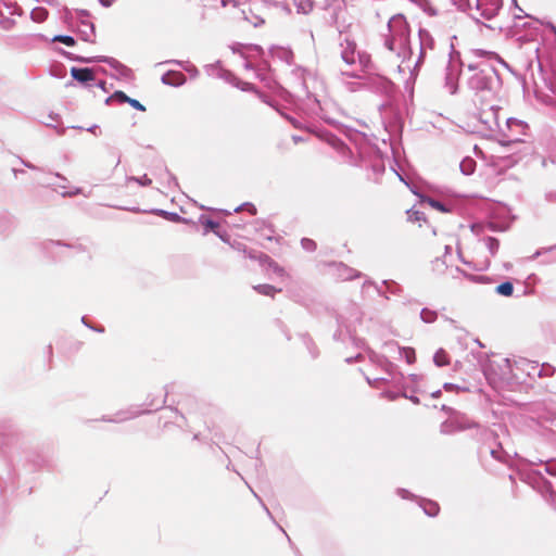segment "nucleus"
<instances>
[{
	"label": "nucleus",
	"instance_id": "obj_34",
	"mask_svg": "<svg viewBox=\"0 0 556 556\" xmlns=\"http://www.w3.org/2000/svg\"><path fill=\"white\" fill-rule=\"evenodd\" d=\"M308 105H309V113L320 116L321 118H325L324 115H321V108L319 104V101L314 97L307 98Z\"/></svg>",
	"mask_w": 556,
	"mask_h": 556
},
{
	"label": "nucleus",
	"instance_id": "obj_49",
	"mask_svg": "<svg viewBox=\"0 0 556 556\" xmlns=\"http://www.w3.org/2000/svg\"><path fill=\"white\" fill-rule=\"evenodd\" d=\"M491 455L493 458L500 460V462H505V456L507 455L502 446L500 445L497 448H492L491 450Z\"/></svg>",
	"mask_w": 556,
	"mask_h": 556
},
{
	"label": "nucleus",
	"instance_id": "obj_27",
	"mask_svg": "<svg viewBox=\"0 0 556 556\" xmlns=\"http://www.w3.org/2000/svg\"><path fill=\"white\" fill-rule=\"evenodd\" d=\"M199 222L205 227V232L208 231L215 232L219 228V224L204 215L200 216Z\"/></svg>",
	"mask_w": 556,
	"mask_h": 556
},
{
	"label": "nucleus",
	"instance_id": "obj_44",
	"mask_svg": "<svg viewBox=\"0 0 556 556\" xmlns=\"http://www.w3.org/2000/svg\"><path fill=\"white\" fill-rule=\"evenodd\" d=\"M223 67L220 66V62L217 61L214 64H207L205 65L204 70L208 76L217 77V74H219V70Z\"/></svg>",
	"mask_w": 556,
	"mask_h": 556
},
{
	"label": "nucleus",
	"instance_id": "obj_7",
	"mask_svg": "<svg viewBox=\"0 0 556 556\" xmlns=\"http://www.w3.org/2000/svg\"><path fill=\"white\" fill-rule=\"evenodd\" d=\"M419 39V52L417 60L414 65H410L412 77H416L418 70L427 60H434L437 55L443 50L445 52V48H442L439 42L433 38L431 33L428 29L420 28L418 31Z\"/></svg>",
	"mask_w": 556,
	"mask_h": 556
},
{
	"label": "nucleus",
	"instance_id": "obj_56",
	"mask_svg": "<svg viewBox=\"0 0 556 556\" xmlns=\"http://www.w3.org/2000/svg\"><path fill=\"white\" fill-rule=\"evenodd\" d=\"M127 103H129L134 109H136L138 111H141V112L146 111V108L136 99L129 98Z\"/></svg>",
	"mask_w": 556,
	"mask_h": 556
},
{
	"label": "nucleus",
	"instance_id": "obj_41",
	"mask_svg": "<svg viewBox=\"0 0 556 556\" xmlns=\"http://www.w3.org/2000/svg\"><path fill=\"white\" fill-rule=\"evenodd\" d=\"M130 181H135L142 187H147L152 184V180L147 175H143L141 177H135V176L126 177V182H130Z\"/></svg>",
	"mask_w": 556,
	"mask_h": 556
},
{
	"label": "nucleus",
	"instance_id": "obj_47",
	"mask_svg": "<svg viewBox=\"0 0 556 556\" xmlns=\"http://www.w3.org/2000/svg\"><path fill=\"white\" fill-rule=\"evenodd\" d=\"M301 245L307 252H314L316 250V248H317L316 242L314 240H312V239H308V238H303L301 240Z\"/></svg>",
	"mask_w": 556,
	"mask_h": 556
},
{
	"label": "nucleus",
	"instance_id": "obj_14",
	"mask_svg": "<svg viewBox=\"0 0 556 556\" xmlns=\"http://www.w3.org/2000/svg\"><path fill=\"white\" fill-rule=\"evenodd\" d=\"M162 83L165 85L179 87L186 83V77L180 72L169 71L162 76Z\"/></svg>",
	"mask_w": 556,
	"mask_h": 556
},
{
	"label": "nucleus",
	"instance_id": "obj_26",
	"mask_svg": "<svg viewBox=\"0 0 556 556\" xmlns=\"http://www.w3.org/2000/svg\"><path fill=\"white\" fill-rule=\"evenodd\" d=\"M167 63H175V64H177L178 66L182 67L187 73H189L192 77H198L199 76L198 68L193 64H191L190 62L172 60V61H167Z\"/></svg>",
	"mask_w": 556,
	"mask_h": 556
},
{
	"label": "nucleus",
	"instance_id": "obj_3",
	"mask_svg": "<svg viewBox=\"0 0 556 556\" xmlns=\"http://www.w3.org/2000/svg\"><path fill=\"white\" fill-rule=\"evenodd\" d=\"M340 58L339 72L343 78L364 79L372 70L371 56L358 48L356 41L349 36H341L338 45Z\"/></svg>",
	"mask_w": 556,
	"mask_h": 556
},
{
	"label": "nucleus",
	"instance_id": "obj_28",
	"mask_svg": "<svg viewBox=\"0 0 556 556\" xmlns=\"http://www.w3.org/2000/svg\"><path fill=\"white\" fill-rule=\"evenodd\" d=\"M421 202H427L431 207L440 211V212H450L451 208L448 206H446L444 203L438 201V200H434L432 198H429V197H422L421 198Z\"/></svg>",
	"mask_w": 556,
	"mask_h": 556
},
{
	"label": "nucleus",
	"instance_id": "obj_42",
	"mask_svg": "<svg viewBox=\"0 0 556 556\" xmlns=\"http://www.w3.org/2000/svg\"><path fill=\"white\" fill-rule=\"evenodd\" d=\"M421 8L430 16L439 15V10L429 0H424Z\"/></svg>",
	"mask_w": 556,
	"mask_h": 556
},
{
	"label": "nucleus",
	"instance_id": "obj_5",
	"mask_svg": "<svg viewBox=\"0 0 556 556\" xmlns=\"http://www.w3.org/2000/svg\"><path fill=\"white\" fill-rule=\"evenodd\" d=\"M538 363L520 358L511 362L509 358H501L500 362L492 361L484 368V375L491 382H505L519 381L522 379L521 375L517 372L518 369L527 370L528 375L532 372L529 369H536Z\"/></svg>",
	"mask_w": 556,
	"mask_h": 556
},
{
	"label": "nucleus",
	"instance_id": "obj_16",
	"mask_svg": "<svg viewBox=\"0 0 556 556\" xmlns=\"http://www.w3.org/2000/svg\"><path fill=\"white\" fill-rule=\"evenodd\" d=\"M79 34L84 41L93 42L94 25L91 22H81Z\"/></svg>",
	"mask_w": 556,
	"mask_h": 556
},
{
	"label": "nucleus",
	"instance_id": "obj_23",
	"mask_svg": "<svg viewBox=\"0 0 556 556\" xmlns=\"http://www.w3.org/2000/svg\"><path fill=\"white\" fill-rule=\"evenodd\" d=\"M535 479L539 480V486H538V490L539 492L544 496L546 497L547 495L549 496H553L554 494V491H553V488H552V484L549 481L545 480L541 473H538V476L535 477Z\"/></svg>",
	"mask_w": 556,
	"mask_h": 556
},
{
	"label": "nucleus",
	"instance_id": "obj_64",
	"mask_svg": "<svg viewBox=\"0 0 556 556\" xmlns=\"http://www.w3.org/2000/svg\"><path fill=\"white\" fill-rule=\"evenodd\" d=\"M245 47L240 45V43H236L233 46H231V50L233 51V53H240L243 55V52L242 50L244 49Z\"/></svg>",
	"mask_w": 556,
	"mask_h": 556
},
{
	"label": "nucleus",
	"instance_id": "obj_1",
	"mask_svg": "<svg viewBox=\"0 0 556 556\" xmlns=\"http://www.w3.org/2000/svg\"><path fill=\"white\" fill-rule=\"evenodd\" d=\"M497 64L506 65L500 55L483 49H469L462 56L450 46L448 62L445 68V88L451 94L458 90L462 78L466 88L472 92V102L496 98L501 87Z\"/></svg>",
	"mask_w": 556,
	"mask_h": 556
},
{
	"label": "nucleus",
	"instance_id": "obj_59",
	"mask_svg": "<svg viewBox=\"0 0 556 556\" xmlns=\"http://www.w3.org/2000/svg\"><path fill=\"white\" fill-rule=\"evenodd\" d=\"M403 389H405V388L403 387ZM401 395H402L403 397H405V399H408V400H409V401H412L414 404H419V399H418L417 396L413 395V394H408V393L406 392V390H404V391L401 393Z\"/></svg>",
	"mask_w": 556,
	"mask_h": 556
},
{
	"label": "nucleus",
	"instance_id": "obj_21",
	"mask_svg": "<svg viewBox=\"0 0 556 556\" xmlns=\"http://www.w3.org/2000/svg\"><path fill=\"white\" fill-rule=\"evenodd\" d=\"M267 70L269 71V65L265 62L256 70V77L261 81L265 83L266 86L271 87V83H274V79L269 72H267Z\"/></svg>",
	"mask_w": 556,
	"mask_h": 556
},
{
	"label": "nucleus",
	"instance_id": "obj_53",
	"mask_svg": "<svg viewBox=\"0 0 556 556\" xmlns=\"http://www.w3.org/2000/svg\"><path fill=\"white\" fill-rule=\"evenodd\" d=\"M383 285H386L388 290L393 294L397 293L401 289L400 286L394 281L384 280Z\"/></svg>",
	"mask_w": 556,
	"mask_h": 556
},
{
	"label": "nucleus",
	"instance_id": "obj_33",
	"mask_svg": "<svg viewBox=\"0 0 556 556\" xmlns=\"http://www.w3.org/2000/svg\"><path fill=\"white\" fill-rule=\"evenodd\" d=\"M496 292L504 296H510L514 292V286L509 281H505L496 287Z\"/></svg>",
	"mask_w": 556,
	"mask_h": 556
},
{
	"label": "nucleus",
	"instance_id": "obj_39",
	"mask_svg": "<svg viewBox=\"0 0 556 556\" xmlns=\"http://www.w3.org/2000/svg\"><path fill=\"white\" fill-rule=\"evenodd\" d=\"M217 77L224 79L225 81L231 85H235L238 80V78L230 71L225 68L219 70V74H217Z\"/></svg>",
	"mask_w": 556,
	"mask_h": 556
},
{
	"label": "nucleus",
	"instance_id": "obj_48",
	"mask_svg": "<svg viewBox=\"0 0 556 556\" xmlns=\"http://www.w3.org/2000/svg\"><path fill=\"white\" fill-rule=\"evenodd\" d=\"M15 26V21L10 17L0 18V28L3 30H11Z\"/></svg>",
	"mask_w": 556,
	"mask_h": 556
},
{
	"label": "nucleus",
	"instance_id": "obj_10",
	"mask_svg": "<svg viewBox=\"0 0 556 556\" xmlns=\"http://www.w3.org/2000/svg\"><path fill=\"white\" fill-rule=\"evenodd\" d=\"M475 13H471L475 18H493L502 7V0H475Z\"/></svg>",
	"mask_w": 556,
	"mask_h": 556
},
{
	"label": "nucleus",
	"instance_id": "obj_22",
	"mask_svg": "<svg viewBox=\"0 0 556 556\" xmlns=\"http://www.w3.org/2000/svg\"><path fill=\"white\" fill-rule=\"evenodd\" d=\"M340 77H341L342 84L351 92H355V91L361 90L362 88L365 87V83L362 81L363 79L346 78V77L343 78L341 75H340Z\"/></svg>",
	"mask_w": 556,
	"mask_h": 556
},
{
	"label": "nucleus",
	"instance_id": "obj_4",
	"mask_svg": "<svg viewBox=\"0 0 556 556\" xmlns=\"http://www.w3.org/2000/svg\"><path fill=\"white\" fill-rule=\"evenodd\" d=\"M350 144H346L341 139L337 138L333 135H329L327 137V141L330 146H332L339 153L345 155L349 154L351 157L352 164H363L367 161H371L375 159L372 163V167L375 170L382 169V166L377 163V154L378 151L372 147L366 136L359 131H349L346 134ZM380 163V160H378Z\"/></svg>",
	"mask_w": 556,
	"mask_h": 556
},
{
	"label": "nucleus",
	"instance_id": "obj_12",
	"mask_svg": "<svg viewBox=\"0 0 556 556\" xmlns=\"http://www.w3.org/2000/svg\"><path fill=\"white\" fill-rule=\"evenodd\" d=\"M71 75L75 80L85 85H89L91 81L94 80V74L91 68L73 67L71 70Z\"/></svg>",
	"mask_w": 556,
	"mask_h": 556
},
{
	"label": "nucleus",
	"instance_id": "obj_63",
	"mask_svg": "<svg viewBox=\"0 0 556 556\" xmlns=\"http://www.w3.org/2000/svg\"><path fill=\"white\" fill-rule=\"evenodd\" d=\"M231 248L240 251V252H247V247L243 244V243H240V242H236V243H232L231 244Z\"/></svg>",
	"mask_w": 556,
	"mask_h": 556
},
{
	"label": "nucleus",
	"instance_id": "obj_8",
	"mask_svg": "<svg viewBox=\"0 0 556 556\" xmlns=\"http://www.w3.org/2000/svg\"><path fill=\"white\" fill-rule=\"evenodd\" d=\"M362 312L356 305H352L349 312L346 314L340 315L339 317V327L340 329L334 333V338L337 340H344L343 338V330L345 329L346 334L350 337L351 340L356 342V345L358 348L364 346V342L362 340H357L354 337V333L356 331V326L361 324L362 321Z\"/></svg>",
	"mask_w": 556,
	"mask_h": 556
},
{
	"label": "nucleus",
	"instance_id": "obj_30",
	"mask_svg": "<svg viewBox=\"0 0 556 556\" xmlns=\"http://www.w3.org/2000/svg\"><path fill=\"white\" fill-rule=\"evenodd\" d=\"M420 318L426 324H432L438 318V313L429 308H422L420 312Z\"/></svg>",
	"mask_w": 556,
	"mask_h": 556
},
{
	"label": "nucleus",
	"instance_id": "obj_51",
	"mask_svg": "<svg viewBox=\"0 0 556 556\" xmlns=\"http://www.w3.org/2000/svg\"><path fill=\"white\" fill-rule=\"evenodd\" d=\"M156 213L162 215V216L167 217L169 220H173V222H179V220L182 219L177 213H168V212L163 211V210H157Z\"/></svg>",
	"mask_w": 556,
	"mask_h": 556
},
{
	"label": "nucleus",
	"instance_id": "obj_15",
	"mask_svg": "<svg viewBox=\"0 0 556 556\" xmlns=\"http://www.w3.org/2000/svg\"><path fill=\"white\" fill-rule=\"evenodd\" d=\"M243 254L252 260H258L262 264H267L269 267H271L275 271H282V269L278 266L277 263H275L268 255L261 253L258 256L256 255L255 251L248 250L247 252H243Z\"/></svg>",
	"mask_w": 556,
	"mask_h": 556
},
{
	"label": "nucleus",
	"instance_id": "obj_55",
	"mask_svg": "<svg viewBox=\"0 0 556 556\" xmlns=\"http://www.w3.org/2000/svg\"><path fill=\"white\" fill-rule=\"evenodd\" d=\"M369 286L375 287V288H376V290H377V292H378L381 296H384L386 299H388V296L384 294V292H382V291L380 290V288H379L375 282H372L371 280H365V282L363 283V291H365V290H366V288H367V287H369Z\"/></svg>",
	"mask_w": 556,
	"mask_h": 556
},
{
	"label": "nucleus",
	"instance_id": "obj_31",
	"mask_svg": "<svg viewBox=\"0 0 556 556\" xmlns=\"http://www.w3.org/2000/svg\"><path fill=\"white\" fill-rule=\"evenodd\" d=\"M433 362L437 366L442 367L448 364V355L442 349L435 352L433 356Z\"/></svg>",
	"mask_w": 556,
	"mask_h": 556
},
{
	"label": "nucleus",
	"instance_id": "obj_43",
	"mask_svg": "<svg viewBox=\"0 0 556 556\" xmlns=\"http://www.w3.org/2000/svg\"><path fill=\"white\" fill-rule=\"evenodd\" d=\"M407 218L409 222H424L426 220V216L422 212L417 210L407 211Z\"/></svg>",
	"mask_w": 556,
	"mask_h": 556
},
{
	"label": "nucleus",
	"instance_id": "obj_40",
	"mask_svg": "<svg viewBox=\"0 0 556 556\" xmlns=\"http://www.w3.org/2000/svg\"><path fill=\"white\" fill-rule=\"evenodd\" d=\"M401 356L405 358L408 364H413L416 359L415 351L412 348H399Z\"/></svg>",
	"mask_w": 556,
	"mask_h": 556
},
{
	"label": "nucleus",
	"instance_id": "obj_37",
	"mask_svg": "<svg viewBox=\"0 0 556 556\" xmlns=\"http://www.w3.org/2000/svg\"><path fill=\"white\" fill-rule=\"evenodd\" d=\"M48 17V11L43 8H35L33 11H31V18L35 21V22H43L46 21V18Z\"/></svg>",
	"mask_w": 556,
	"mask_h": 556
},
{
	"label": "nucleus",
	"instance_id": "obj_52",
	"mask_svg": "<svg viewBox=\"0 0 556 556\" xmlns=\"http://www.w3.org/2000/svg\"><path fill=\"white\" fill-rule=\"evenodd\" d=\"M545 471L551 476H556V459L545 463Z\"/></svg>",
	"mask_w": 556,
	"mask_h": 556
},
{
	"label": "nucleus",
	"instance_id": "obj_36",
	"mask_svg": "<svg viewBox=\"0 0 556 556\" xmlns=\"http://www.w3.org/2000/svg\"><path fill=\"white\" fill-rule=\"evenodd\" d=\"M254 290L267 296H274V294L277 292L276 288L271 285H258L254 287Z\"/></svg>",
	"mask_w": 556,
	"mask_h": 556
},
{
	"label": "nucleus",
	"instance_id": "obj_20",
	"mask_svg": "<svg viewBox=\"0 0 556 556\" xmlns=\"http://www.w3.org/2000/svg\"><path fill=\"white\" fill-rule=\"evenodd\" d=\"M506 127L510 132L516 131L517 135H522V134H525V130L527 129L528 126L522 121H519L516 118H507Z\"/></svg>",
	"mask_w": 556,
	"mask_h": 556
},
{
	"label": "nucleus",
	"instance_id": "obj_6",
	"mask_svg": "<svg viewBox=\"0 0 556 556\" xmlns=\"http://www.w3.org/2000/svg\"><path fill=\"white\" fill-rule=\"evenodd\" d=\"M496 98L491 100H479L477 104L476 118L479 123L478 130L484 136L495 137L503 135L508 142H518L521 139L516 135H506L500 126L498 111L501 108L495 103Z\"/></svg>",
	"mask_w": 556,
	"mask_h": 556
},
{
	"label": "nucleus",
	"instance_id": "obj_19",
	"mask_svg": "<svg viewBox=\"0 0 556 556\" xmlns=\"http://www.w3.org/2000/svg\"><path fill=\"white\" fill-rule=\"evenodd\" d=\"M338 276L342 280H351V279L357 278V277H361V273L353 268H350L343 264H339L338 265Z\"/></svg>",
	"mask_w": 556,
	"mask_h": 556
},
{
	"label": "nucleus",
	"instance_id": "obj_24",
	"mask_svg": "<svg viewBox=\"0 0 556 556\" xmlns=\"http://www.w3.org/2000/svg\"><path fill=\"white\" fill-rule=\"evenodd\" d=\"M532 375L530 377H533V376H539V377H551L554 375L555 372V368L548 364H543L542 366H540L538 364V368L536 369H529Z\"/></svg>",
	"mask_w": 556,
	"mask_h": 556
},
{
	"label": "nucleus",
	"instance_id": "obj_13",
	"mask_svg": "<svg viewBox=\"0 0 556 556\" xmlns=\"http://www.w3.org/2000/svg\"><path fill=\"white\" fill-rule=\"evenodd\" d=\"M451 418L453 419V422L458 431H464L477 427V424L464 414L455 412L452 414Z\"/></svg>",
	"mask_w": 556,
	"mask_h": 556
},
{
	"label": "nucleus",
	"instance_id": "obj_46",
	"mask_svg": "<svg viewBox=\"0 0 556 556\" xmlns=\"http://www.w3.org/2000/svg\"><path fill=\"white\" fill-rule=\"evenodd\" d=\"M129 99L123 91H115L111 97L106 99V103H110L113 100H117L119 103H125Z\"/></svg>",
	"mask_w": 556,
	"mask_h": 556
},
{
	"label": "nucleus",
	"instance_id": "obj_32",
	"mask_svg": "<svg viewBox=\"0 0 556 556\" xmlns=\"http://www.w3.org/2000/svg\"><path fill=\"white\" fill-rule=\"evenodd\" d=\"M440 431L443 434H453L455 432H459L456 429V426L454 425L453 419L451 417L447 420H445L444 422H442V425L440 427Z\"/></svg>",
	"mask_w": 556,
	"mask_h": 556
},
{
	"label": "nucleus",
	"instance_id": "obj_17",
	"mask_svg": "<svg viewBox=\"0 0 556 556\" xmlns=\"http://www.w3.org/2000/svg\"><path fill=\"white\" fill-rule=\"evenodd\" d=\"M290 72V78L292 79L294 85L303 86L304 85V76L306 71L301 66H288Z\"/></svg>",
	"mask_w": 556,
	"mask_h": 556
},
{
	"label": "nucleus",
	"instance_id": "obj_35",
	"mask_svg": "<svg viewBox=\"0 0 556 556\" xmlns=\"http://www.w3.org/2000/svg\"><path fill=\"white\" fill-rule=\"evenodd\" d=\"M204 7L216 8L217 3H220L222 7H227L228 4L237 5L235 0H200Z\"/></svg>",
	"mask_w": 556,
	"mask_h": 556
},
{
	"label": "nucleus",
	"instance_id": "obj_25",
	"mask_svg": "<svg viewBox=\"0 0 556 556\" xmlns=\"http://www.w3.org/2000/svg\"><path fill=\"white\" fill-rule=\"evenodd\" d=\"M459 168L464 175H471L476 169V162L471 157H465L460 162Z\"/></svg>",
	"mask_w": 556,
	"mask_h": 556
},
{
	"label": "nucleus",
	"instance_id": "obj_18",
	"mask_svg": "<svg viewBox=\"0 0 556 556\" xmlns=\"http://www.w3.org/2000/svg\"><path fill=\"white\" fill-rule=\"evenodd\" d=\"M419 506L424 509L425 514L430 517H435L440 510L438 503L430 500H420Z\"/></svg>",
	"mask_w": 556,
	"mask_h": 556
},
{
	"label": "nucleus",
	"instance_id": "obj_2",
	"mask_svg": "<svg viewBox=\"0 0 556 556\" xmlns=\"http://www.w3.org/2000/svg\"><path fill=\"white\" fill-rule=\"evenodd\" d=\"M383 46L392 54L401 60L397 65L399 72L410 71V58L413 51L410 48V28L402 14L393 15L387 25V33L383 34Z\"/></svg>",
	"mask_w": 556,
	"mask_h": 556
},
{
	"label": "nucleus",
	"instance_id": "obj_50",
	"mask_svg": "<svg viewBox=\"0 0 556 556\" xmlns=\"http://www.w3.org/2000/svg\"><path fill=\"white\" fill-rule=\"evenodd\" d=\"M241 210H247L251 215H255L256 214V207L252 203H249V202L243 203L242 205L236 207L235 212L238 213Z\"/></svg>",
	"mask_w": 556,
	"mask_h": 556
},
{
	"label": "nucleus",
	"instance_id": "obj_58",
	"mask_svg": "<svg viewBox=\"0 0 556 556\" xmlns=\"http://www.w3.org/2000/svg\"><path fill=\"white\" fill-rule=\"evenodd\" d=\"M396 494L404 500L414 497V495L406 489H397Z\"/></svg>",
	"mask_w": 556,
	"mask_h": 556
},
{
	"label": "nucleus",
	"instance_id": "obj_29",
	"mask_svg": "<svg viewBox=\"0 0 556 556\" xmlns=\"http://www.w3.org/2000/svg\"><path fill=\"white\" fill-rule=\"evenodd\" d=\"M0 7L9 10L10 15H21V8L11 0H0Z\"/></svg>",
	"mask_w": 556,
	"mask_h": 556
},
{
	"label": "nucleus",
	"instance_id": "obj_60",
	"mask_svg": "<svg viewBox=\"0 0 556 556\" xmlns=\"http://www.w3.org/2000/svg\"><path fill=\"white\" fill-rule=\"evenodd\" d=\"M264 4L279 7L285 4V0H260Z\"/></svg>",
	"mask_w": 556,
	"mask_h": 556
},
{
	"label": "nucleus",
	"instance_id": "obj_38",
	"mask_svg": "<svg viewBox=\"0 0 556 556\" xmlns=\"http://www.w3.org/2000/svg\"><path fill=\"white\" fill-rule=\"evenodd\" d=\"M485 245L492 255H495L500 248V242L496 238L486 237L484 239Z\"/></svg>",
	"mask_w": 556,
	"mask_h": 556
},
{
	"label": "nucleus",
	"instance_id": "obj_62",
	"mask_svg": "<svg viewBox=\"0 0 556 556\" xmlns=\"http://www.w3.org/2000/svg\"><path fill=\"white\" fill-rule=\"evenodd\" d=\"M217 237H219L224 242H229V237L225 231H220L219 228L214 232Z\"/></svg>",
	"mask_w": 556,
	"mask_h": 556
},
{
	"label": "nucleus",
	"instance_id": "obj_11",
	"mask_svg": "<svg viewBox=\"0 0 556 556\" xmlns=\"http://www.w3.org/2000/svg\"><path fill=\"white\" fill-rule=\"evenodd\" d=\"M269 54L274 61H280L285 63L287 66L293 65V52L285 47H271L269 49Z\"/></svg>",
	"mask_w": 556,
	"mask_h": 556
},
{
	"label": "nucleus",
	"instance_id": "obj_54",
	"mask_svg": "<svg viewBox=\"0 0 556 556\" xmlns=\"http://www.w3.org/2000/svg\"><path fill=\"white\" fill-rule=\"evenodd\" d=\"M236 87L240 88L243 91H254V86L251 83H241L239 79L235 84Z\"/></svg>",
	"mask_w": 556,
	"mask_h": 556
},
{
	"label": "nucleus",
	"instance_id": "obj_61",
	"mask_svg": "<svg viewBox=\"0 0 556 556\" xmlns=\"http://www.w3.org/2000/svg\"><path fill=\"white\" fill-rule=\"evenodd\" d=\"M81 192H83V190L80 188H74L70 191H64L61 194L63 197H74V195L80 194Z\"/></svg>",
	"mask_w": 556,
	"mask_h": 556
},
{
	"label": "nucleus",
	"instance_id": "obj_9",
	"mask_svg": "<svg viewBox=\"0 0 556 556\" xmlns=\"http://www.w3.org/2000/svg\"><path fill=\"white\" fill-rule=\"evenodd\" d=\"M66 55L71 60H75L81 63H94V62H104L108 63L112 70H114V73L111 74L113 77L117 79H124L126 81L134 79V73L132 71L127 67L126 65L122 64L119 61H117L114 58L110 56H92V58H85V56H74L71 53H66Z\"/></svg>",
	"mask_w": 556,
	"mask_h": 556
},
{
	"label": "nucleus",
	"instance_id": "obj_57",
	"mask_svg": "<svg viewBox=\"0 0 556 556\" xmlns=\"http://www.w3.org/2000/svg\"><path fill=\"white\" fill-rule=\"evenodd\" d=\"M54 176L61 180V184H59L54 190H56L58 188L66 189L68 187V180L64 176H62L59 173H55Z\"/></svg>",
	"mask_w": 556,
	"mask_h": 556
},
{
	"label": "nucleus",
	"instance_id": "obj_45",
	"mask_svg": "<svg viewBox=\"0 0 556 556\" xmlns=\"http://www.w3.org/2000/svg\"><path fill=\"white\" fill-rule=\"evenodd\" d=\"M52 41L62 42L68 47H73L75 45V39L68 35H56L53 37Z\"/></svg>",
	"mask_w": 556,
	"mask_h": 556
}]
</instances>
